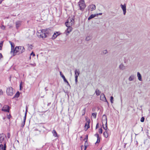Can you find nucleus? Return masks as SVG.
<instances>
[{
	"label": "nucleus",
	"mask_w": 150,
	"mask_h": 150,
	"mask_svg": "<svg viewBox=\"0 0 150 150\" xmlns=\"http://www.w3.org/2000/svg\"><path fill=\"white\" fill-rule=\"evenodd\" d=\"M50 30L43 29L38 30L37 33V36L39 38H45L49 35Z\"/></svg>",
	"instance_id": "1"
},
{
	"label": "nucleus",
	"mask_w": 150,
	"mask_h": 150,
	"mask_svg": "<svg viewBox=\"0 0 150 150\" xmlns=\"http://www.w3.org/2000/svg\"><path fill=\"white\" fill-rule=\"evenodd\" d=\"M78 5L81 10L84 9L86 7V5L84 0H80L78 3Z\"/></svg>",
	"instance_id": "2"
},
{
	"label": "nucleus",
	"mask_w": 150,
	"mask_h": 150,
	"mask_svg": "<svg viewBox=\"0 0 150 150\" xmlns=\"http://www.w3.org/2000/svg\"><path fill=\"white\" fill-rule=\"evenodd\" d=\"M6 93L7 95L12 96L13 94V90L11 87L7 88L6 90Z\"/></svg>",
	"instance_id": "3"
},
{
	"label": "nucleus",
	"mask_w": 150,
	"mask_h": 150,
	"mask_svg": "<svg viewBox=\"0 0 150 150\" xmlns=\"http://www.w3.org/2000/svg\"><path fill=\"white\" fill-rule=\"evenodd\" d=\"M74 20L71 18H69L67 21L66 22L65 25L67 26H70L72 25L74 23Z\"/></svg>",
	"instance_id": "4"
},
{
	"label": "nucleus",
	"mask_w": 150,
	"mask_h": 150,
	"mask_svg": "<svg viewBox=\"0 0 150 150\" xmlns=\"http://www.w3.org/2000/svg\"><path fill=\"white\" fill-rule=\"evenodd\" d=\"M19 48H18V47H16L15 49H13V53L12 54H11L13 56H15L16 54H20V53L19 51Z\"/></svg>",
	"instance_id": "5"
},
{
	"label": "nucleus",
	"mask_w": 150,
	"mask_h": 150,
	"mask_svg": "<svg viewBox=\"0 0 150 150\" xmlns=\"http://www.w3.org/2000/svg\"><path fill=\"white\" fill-rule=\"evenodd\" d=\"M6 138V135L4 134H0V143H2L4 142L5 139Z\"/></svg>",
	"instance_id": "6"
},
{
	"label": "nucleus",
	"mask_w": 150,
	"mask_h": 150,
	"mask_svg": "<svg viewBox=\"0 0 150 150\" xmlns=\"http://www.w3.org/2000/svg\"><path fill=\"white\" fill-rule=\"evenodd\" d=\"M120 7L122 10L123 11V14L125 15L126 13V5L125 4H124L123 5L121 4L120 5Z\"/></svg>",
	"instance_id": "7"
},
{
	"label": "nucleus",
	"mask_w": 150,
	"mask_h": 150,
	"mask_svg": "<svg viewBox=\"0 0 150 150\" xmlns=\"http://www.w3.org/2000/svg\"><path fill=\"white\" fill-rule=\"evenodd\" d=\"M136 79L135 75L134 74L131 75L128 78V80L129 81H134Z\"/></svg>",
	"instance_id": "8"
},
{
	"label": "nucleus",
	"mask_w": 150,
	"mask_h": 150,
	"mask_svg": "<svg viewBox=\"0 0 150 150\" xmlns=\"http://www.w3.org/2000/svg\"><path fill=\"white\" fill-rule=\"evenodd\" d=\"M9 107L7 105H4L2 109V111L8 112H9Z\"/></svg>",
	"instance_id": "9"
},
{
	"label": "nucleus",
	"mask_w": 150,
	"mask_h": 150,
	"mask_svg": "<svg viewBox=\"0 0 150 150\" xmlns=\"http://www.w3.org/2000/svg\"><path fill=\"white\" fill-rule=\"evenodd\" d=\"M88 10L93 11L96 9V6L94 4H91L88 6Z\"/></svg>",
	"instance_id": "10"
},
{
	"label": "nucleus",
	"mask_w": 150,
	"mask_h": 150,
	"mask_svg": "<svg viewBox=\"0 0 150 150\" xmlns=\"http://www.w3.org/2000/svg\"><path fill=\"white\" fill-rule=\"evenodd\" d=\"M22 21H16L15 23L16 28L18 29L21 25Z\"/></svg>",
	"instance_id": "11"
},
{
	"label": "nucleus",
	"mask_w": 150,
	"mask_h": 150,
	"mask_svg": "<svg viewBox=\"0 0 150 150\" xmlns=\"http://www.w3.org/2000/svg\"><path fill=\"white\" fill-rule=\"evenodd\" d=\"M68 28L67 29L65 33L67 35H68L69 33L70 32H71L72 30V28L70 26H67Z\"/></svg>",
	"instance_id": "12"
},
{
	"label": "nucleus",
	"mask_w": 150,
	"mask_h": 150,
	"mask_svg": "<svg viewBox=\"0 0 150 150\" xmlns=\"http://www.w3.org/2000/svg\"><path fill=\"white\" fill-rule=\"evenodd\" d=\"M119 68L120 70H124L126 69V67L123 63H121L119 66Z\"/></svg>",
	"instance_id": "13"
},
{
	"label": "nucleus",
	"mask_w": 150,
	"mask_h": 150,
	"mask_svg": "<svg viewBox=\"0 0 150 150\" xmlns=\"http://www.w3.org/2000/svg\"><path fill=\"white\" fill-rule=\"evenodd\" d=\"M18 47V48H19V52L20 53V54L24 52L25 51V49L23 47L20 46Z\"/></svg>",
	"instance_id": "14"
},
{
	"label": "nucleus",
	"mask_w": 150,
	"mask_h": 150,
	"mask_svg": "<svg viewBox=\"0 0 150 150\" xmlns=\"http://www.w3.org/2000/svg\"><path fill=\"white\" fill-rule=\"evenodd\" d=\"M6 144L5 143L4 145L2 144L0 145V150H6Z\"/></svg>",
	"instance_id": "15"
},
{
	"label": "nucleus",
	"mask_w": 150,
	"mask_h": 150,
	"mask_svg": "<svg viewBox=\"0 0 150 150\" xmlns=\"http://www.w3.org/2000/svg\"><path fill=\"white\" fill-rule=\"evenodd\" d=\"M60 76H61V77L63 79L64 81L66 83H67V84H69V83L68 82L64 76L62 74L61 71L60 72Z\"/></svg>",
	"instance_id": "16"
},
{
	"label": "nucleus",
	"mask_w": 150,
	"mask_h": 150,
	"mask_svg": "<svg viewBox=\"0 0 150 150\" xmlns=\"http://www.w3.org/2000/svg\"><path fill=\"white\" fill-rule=\"evenodd\" d=\"M103 117H104V118H105V119L106 120V126L105 127H104L103 126V128L105 130V131H107V117L106 116V115H103Z\"/></svg>",
	"instance_id": "17"
},
{
	"label": "nucleus",
	"mask_w": 150,
	"mask_h": 150,
	"mask_svg": "<svg viewBox=\"0 0 150 150\" xmlns=\"http://www.w3.org/2000/svg\"><path fill=\"white\" fill-rule=\"evenodd\" d=\"M137 77L138 78V80L139 81H142V75L139 72H137Z\"/></svg>",
	"instance_id": "18"
},
{
	"label": "nucleus",
	"mask_w": 150,
	"mask_h": 150,
	"mask_svg": "<svg viewBox=\"0 0 150 150\" xmlns=\"http://www.w3.org/2000/svg\"><path fill=\"white\" fill-rule=\"evenodd\" d=\"M80 74V71L79 69H76L75 71V77L77 76L78 77Z\"/></svg>",
	"instance_id": "19"
},
{
	"label": "nucleus",
	"mask_w": 150,
	"mask_h": 150,
	"mask_svg": "<svg viewBox=\"0 0 150 150\" xmlns=\"http://www.w3.org/2000/svg\"><path fill=\"white\" fill-rule=\"evenodd\" d=\"M11 46V51L10 52L11 54H12L13 53V50L14 49V45L13 43L12 42H10Z\"/></svg>",
	"instance_id": "20"
},
{
	"label": "nucleus",
	"mask_w": 150,
	"mask_h": 150,
	"mask_svg": "<svg viewBox=\"0 0 150 150\" xmlns=\"http://www.w3.org/2000/svg\"><path fill=\"white\" fill-rule=\"evenodd\" d=\"M52 133L53 134V135L55 137H57L58 135L57 134V133L56 132V131L54 129L52 131Z\"/></svg>",
	"instance_id": "21"
},
{
	"label": "nucleus",
	"mask_w": 150,
	"mask_h": 150,
	"mask_svg": "<svg viewBox=\"0 0 150 150\" xmlns=\"http://www.w3.org/2000/svg\"><path fill=\"white\" fill-rule=\"evenodd\" d=\"M20 93H19V92L18 91H17L16 93V94L15 95L13 98H18L20 96Z\"/></svg>",
	"instance_id": "22"
},
{
	"label": "nucleus",
	"mask_w": 150,
	"mask_h": 150,
	"mask_svg": "<svg viewBox=\"0 0 150 150\" xmlns=\"http://www.w3.org/2000/svg\"><path fill=\"white\" fill-rule=\"evenodd\" d=\"M100 100H106V98L104 95V94H101L100 97Z\"/></svg>",
	"instance_id": "23"
},
{
	"label": "nucleus",
	"mask_w": 150,
	"mask_h": 150,
	"mask_svg": "<svg viewBox=\"0 0 150 150\" xmlns=\"http://www.w3.org/2000/svg\"><path fill=\"white\" fill-rule=\"evenodd\" d=\"M85 127L86 128H87V129H88L90 127L89 122H87L86 123Z\"/></svg>",
	"instance_id": "24"
},
{
	"label": "nucleus",
	"mask_w": 150,
	"mask_h": 150,
	"mask_svg": "<svg viewBox=\"0 0 150 150\" xmlns=\"http://www.w3.org/2000/svg\"><path fill=\"white\" fill-rule=\"evenodd\" d=\"M96 16V14H92L88 18V20H90L91 19L94 18Z\"/></svg>",
	"instance_id": "25"
},
{
	"label": "nucleus",
	"mask_w": 150,
	"mask_h": 150,
	"mask_svg": "<svg viewBox=\"0 0 150 150\" xmlns=\"http://www.w3.org/2000/svg\"><path fill=\"white\" fill-rule=\"evenodd\" d=\"M58 35V32H57L56 33H54L53 35L52 38L53 39H55L57 37Z\"/></svg>",
	"instance_id": "26"
},
{
	"label": "nucleus",
	"mask_w": 150,
	"mask_h": 150,
	"mask_svg": "<svg viewBox=\"0 0 150 150\" xmlns=\"http://www.w3.org/2000/svg\"><path fill=\"white\" fill-rule=\"evenodd\" d=\"M105 138H107L108 137V134L107 132V131H105L104 132L103 134Z\"/></svg>",
	"instance_id": "27"
},
{
	"label": "nucleus",
	"mask_w": 150,
	"mask_h": 150,
	"mask_svg": "<svg viewBox=\"0 0 150 150\" xmlns=\"http://www.w3.org/2000/svg\"><path fill=\"white\" fill-rule=\"evenodd\" d=\"M95 93H96V95L97 96H99V95H100V94L101 93V92L99 91V90L98 89H97L95 91Z\"/></svg>",
	"instance_id": "28"
},
{
	"label": "nucleus",
	"mask_w": 150,
	"mask_h": 150,
	"mask_svg": "<svg viewBox=\"0 0 150 150\" xmlns=\"http://www.w3.org/2000/svg\"><path fill=\"white\" fill-rule=\"evenodd\" d=\"M92 115L95 118H96V113H93L92 114Z\"/></svg>",
	"instance_id": "29"
},
{
	"label": "nucleus",
	"mask_w": 150,
	"mask_h": 150,
	"mask_svg": "<svg viewBox=\"0 0 150 150\" xmlns=\"http://www.w3.org/2000/svg\"><path fill=\"white\" fill-rule=\"evenodd\" d=\"M91 39V38L90 36H88L86 37V41H89Z\"/></svg>",
	"instance_id": "30"
},
{
	"label": "nucleus",
	"mask_w": 150,
	"mask_h": 150,
	"mask_svg": "<svg viewBox=\"0 0 150 150\" xmlns=\"http://www.w3.org/2000/svg\"><path fill=\"white\" fill-rule=\"evenodd\" d=\"M113 98L112 96H110V100L111 103H113Z\"/></svg>",
	"instance_id": "31"
},
{
	"label": "nucleus",
	"mask_w": 150,
	"mask_h": 150,
	"mask_svg": "<svg viewBox=\"0 0 150 150\" xmlns=\"http://www.w3.org/2000/svg\"><path fill=\"white\" fill-rule=\"evenodd\" d=\"M144 119H145V118H144V117H142L141 119V120H140L141 122H144Z\"/></svg>",
	"instance_id": "32"
},
{
	"label": "nucleus",
	"mask_w": 150,
	"mask_h": 150,
	"mask_svg": "<svg viewBox=\"0 0 150 150\" xmlns=\"http://www.w3.org/2000/svg\"><path fill=\"white\" fill-rule=\"evenodd\" d=\"M30 65H31L33 67H35L36 66V64L35 63H30Z\"/></svg>",
	"instance_id": "33"
},
{
	"label": "nucleus",
	"mask_w": 150,
	"mask_h": 150,
	"mask_svg": "<svg viewBox=\"0 0 150 150\" xmlns=\"http://www.w3.org/2000/svg\"><path fill=\"white\" fill-rule=\"evenodd\" d=\"M26 114H27V112H25V115L24 117V118L23 119V121L25 122L26 120Z\"/></svg>",
	"instance_id": "34"
},
{
	"label": "nucleus",
	"mask_w": 150,
	"mask_h": 150,
	"mask_svg": "<svg viewBox=\"0 0 150 150\" xmlns=\"http://www.w3.org/2000/svg\"><path fill=\"white\" fill-rule=\"evenodd\" d=\"M1 28L3 30H5V27L3 25H1Z\"/></svg>",
	"instance_id": "35"
},
{
	"label": "nucleus",
	"mask_w": 150,
	"mask_h": 150,
	"mask_svg": "<svg viewBox=\"0 0 150 150\" xmlns=\"http://www.w3.org/2000/svg\"><path fill=\"white\" fill-rule=\"evenodd\" d=\"M99 132L100 134H101L103 132V130L101 128H100L99 129Z\"/></svg>",
	"instance_id": "36"
},
{
	"label": "nucleus",
	"mask_w": 150,
	"mask_h": 150,
	"mask_svg": "<svg viewBox=\"0 0 150 150\" xmlns=\"http://www.w3.org/2000/svg\"><path fill=\"white\" fill-rule=\"evenodd\" d=\"M25 122L23 121V122L22 123L21 125V127H24V126L25 125Z\"/></svg>",
	"instance_id": "37"
},
{
	"label": "nucleus",
	"mask_w": 150,
	"mask_h": 150,
	"mask_svg": "<svg viewBox=\"0 0 150 150\" xmlns=\"http://www.w3.org/2000/svg\"><path fill=\"white\" fill-rule=\"evenodd\" d=\"M100 142V138H99V137L97 138V141L96 142V143H98Z\"/></svg>",
	"instance_id": "38"
},
{
	"label": "nucleus",
	"mask_w": 150,
	"mask_h": 150,
	"mask_svg": "<svg viewBox=\"0 0 150 150\" xmlns=\"http://www.w3.org/2000/svg\"><path fill=\"white\" fill-rule=\"evenodd\" d=\"M108 52L107 51V50H104L103 51V53L104 54H105L107 53Z\"/></svg>",
	"instance_id": "39"
},
{
	"label": "nucleus",
	"mask_w": 150,
	"mask_h": 150,
	"mask_svg": "<svg viewBox=\"0 0 150 150\" xmlns=\"http://www.w3.org/2000/svg\"><path fill=\"white\" fill-rule=\"evenodd\" d=\"M3 94V91L1 89H0V95H2Z\"/></svg>",
	"instance_id": "40"
},
{
	"label": "nucleus",
	"mask_w": 150,
	"mask_h": 150,
	"mask_svg": "<svg viewBox=\"0 0 150 150\" xmlns=\"http://www.w3.org/2000/svg\"><path fill=\"white\" fill-rule=\"evenodd\" d=\"M30 56H34L35 55V54L33 52H32L30 54Z\"/></svg>",
	"instance_id": "41"
},
{
	"label": "nucleus",
	"mask_w": 150,
	"mask_h": 150,
	"mask_svg": "<svg viewBox=\"0 0 150 150\" xmlns=\"http://www.w3.org/2000/svg\"><path fill=\"white\" fill-rule=\"evenodd\" d=\"M11 115H7V117L8 119H10V118H11Z\"/></svg>",
	"instance_id": "42"
},
{
	"label": "nucleus",
	"mask_w": 150,
	"mask_h": 150,
	"mask_svg": "<svg viewBox=\"0 0 150 150\" xmlns=\"http://www.w3.org/2000/svg\"><path fill=\"white\" fill-rule=\"evenodd\" d=\"M75 81L76 82L77 81V78L78 77H77V76H75Z\"/></svg>",
	"instance_id": "43"
},
{
	"label": "nucleus",
	"mask_w": 150,
	"mask_h": 150,
	"mask_svg": "<svg viewBox=\"0 0 150 150\" xmlns=\"http://www.w3.org/2000/svg\"><path fill=\"white\" fill-rule=\"evenodd\" d=\"M98 126H99V124H98V123H97V124L96 125V129L98 128Z\"/></svg>",
	"instance_id": "44"
},
{
	"label": "nucleus",
	"mask_w": 150,
	"mask_h": 150,
	"mask_svg": "<svg viewBox=\"0 0 150 150\" xmlns=\"http://www.w3.org/2000/svg\"><path fill=\"white\" fill-rule=\"evenodd\" d=\"M95 136L96 137H97V138L99 137V135L97 134H95Z\"/></svg>",
	"instance_id": "45"
},
{
	"label": "nucleus",
	"mask_w": 150,
	"mask_h": 150,
	"mask_svg": "<svg viewBox=\"0 0 150 150\" xmlns=\"http://www.w3.org/2000/svg\"><path fill=\"white\" fill-rule=\"evenodd\" d=\"M87 147V145H84V150H86Z\"/></svg>",
	"instance_id": "46"
},
{
	"label": "nucleus",
	"mask_w": 150,
	"mask_h": 150,
	"mask_svg": "<svg viewBox=\"0 0 150 150\" xmlns=\"http://www.w3.org/2000/svg\"><path fill=\"white\" fill-rule=\"evenodd\" d=\"M23 85H20V90H21V89L23 88Z\"/></svg>",
	"instance_id": "47"
},
{
	"label": "nucleus",
	"mask_w": 150,
	"mask_h": 150,
	"mask_svg": "<svg viewBox=\"0 0 150 150\" xmlns=\"http://www.w3.org/2000/svg\"><path fill=\"white\" fill-rule=\"evenodd\" d=\"M10 137V134L9 133H8V135H7V137L8 138H9Z\"/></svg>",
	"instance_id": "48"
},
{
	"label": "nucleus",
	"mask_w": 150,
	"mask_h": 150,
	"mask_svg": "<svg viewBox=\"0 0 150 150\" xmlns=\"http://www.w3.org/2000/svg\"><path fill=\"white\" fill-rule=\"evenodd\" d=\"M2 54L1 53H0V59H1V58H2Z\"/></svg>",
	"instance_id": "49"
},
{
	"label": "nucleus",
	"mask_w": 150,
	"mask_h": 150,
	"mask_svg": "<svg viewBox=\"0 0 150 150\" xmlns=\"http://www.w3.org/2000/svg\"><path fill=\"white\" fill-rule=\"evenodd\" d=\"M32 47H33V46L31 45H30L29 46V47H30L31 49H32Z\"/></svg>",
	"instance_id": "50"
},
{
	"label": "nucleus",
	"mask_w": 150,
	"mask_h": 150,
	"mask_svg": "<svg viewBox=\"0 0 150 150\" xmlns=\"http://www.w3.org/2000/svg\"><path fill=\"white\" fill-rule=\"evenodd\" d=\"M4 0H0V4H1L3 1Z\"/></svg>",
	"instance_id": "51"
},
{
	"label": "nucleus",
	"mask_w": 150,
	"mask_h": 150,
	"mask_svg": "<svg viewBox=\"0 0 150 150\" xmlns=\"http://www.w3.org/2000/svg\"><path fill=\"white\" fill-rule=\"evenodd\" d=\"M83 146H81V150L82 149H83Z\"/></svg>",
	"instance_id": "52"
},
{
	"label": "nucleus",
	"mask_w": 150,
	"mask_h": 150,
	"mask_svg": "<svg viewBox=\"0 0 150 150\" xmlns=\"http://www.w3.org/2000/svg\"><path fill=\"white\" fill-rule=\"evenodd\" d=\"M9 28H12V26H10Z\"/></svg>",
	"instance_id": "53"
},
{
	"label": "nucleus",
	"mask_w": 150,
	"mask_h": 150,
	"mask_svg": "<svg viewBox=\"0 0 150 150\" xmlns=\"http://www.w3.org/2000/svg\"><path fill=\"white\" fill-rule=\"evenodd\" d=\"M1 45H0V50H1Z\"/></svg>",
	"instance_id": "54"
},
{
	"label": "nucleus",
	"mask_w": 150,
	"mask_h": 150,
	"mask_svg": "<svg viewBox=\"0 0 150 150\" xmlns=\"http://www.w3.org/2000/svg\"><path fill=\"white\" fill-rule=\"evenodd\" d=\"M87 143V141H85V144H86V143Z\"/></svg>",
	"instance_id": "55"
},
{
	"label": "nucleus",
	"mask_w": 150,
	"mask_h": 150,
	"mask_svg": "<svg viewBox=\"0 0 150 150\" xmlns=\"http://www.w3.org/2000/svg\"><path fill=\"white\" fill-rule=\"evenodd\" d=\"M68 86H69V87L70 88V85H68Z\"/></svg>",
	"instance_id": "56"
},
{
	"label": "nucleus",
	"mask_w": 150,
	"mask_h": 150,
	"mask_svg": "<svg viewBox=\"0 0 150 150\" xmlns=\"http://www.w3.org/2000/svg\"><path fill=\"white\" fill-rule=\"evenodd\" d=\"M86 138L87 139H88V136H86Z\"/></svg>",
	"instance_id": "57"
},
{
	"label": "nucleus",
	"mask_w": 150,
	"mask_h": 150,
	"mask_svg": "<svg viewBox=\"0 0 150 150\" xmlns=\"http://www.w3.org/2000/svg\"><path fill=\"white\" fill-rule=\"evenodd\" d=\"M121 101H122V97H121Z\"/></svg>",
	"instance_id": "58"
},
{
	"label": "nucleus",
	"mask_w": 150,
	"mask_h": 150,
	"mask_svg": "<svg viewBox=\"0 0 150 150\" xmlns=\"http://www.w3.org/2000/svg\"><path fill=\"white\" fill-rule=\"evenodd\" d=\"M102 14V13H99V15H101Z\"/></svg>",
	"instance_id": "59"
},
{
	"label": "nucleus",
	"mask_w": 150,
	"mask_h": 150,
	"mask_svg": "<svg viewBox=\"0 0 150 150\" xmlns=\"http://www.w3.org/2000/svg\"><path fill=\"white\" fill-rule=\"evenodd\" d=\"M31 56H30V59H31Z\"/></svg>",
	"instance_id": "60"
},
{
	"label": "nucleus",
	"mask_w": 150,
	"mask_h": 150,
	"mask_svg": "<svg viewBox=\"0 0 150 150\" xmlns=\"http://www.w3.org/2000/svg\"><path fill=\"white\" fill-rule=\"evenodd\" d=\"M1 104L0 103V107H1Z\"/></svg>",
	"instance_id": "61"
},
{
	"label": "nucleus",
	"mask_w": 150,
	"mask_h": 150,
	"mask_svg": "<svg viewBox=\"0 0 150 150\" xmlns=\"http://www.w3.org/2000/svg\"><path fill=\"white\" fill-rule=\"evenodd\" d=\"M84 114H84H83L82 115H83Z\"/></svg>",
	"instance_id": "62"
}]
</instances>
